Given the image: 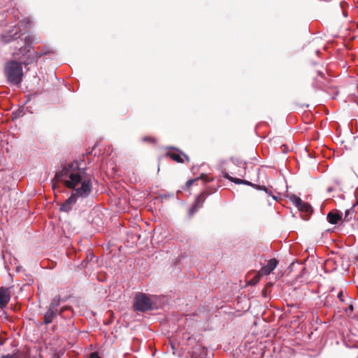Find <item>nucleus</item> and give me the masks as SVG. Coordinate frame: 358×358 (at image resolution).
Listing matches in <instances>:
<instances>
[{"label": "nucleus", "instance_id": "obj_1", "mask_svg": "<svg viewBox=\"0 0 358 358\" xmlns=\"http://www.w3.org/2000/svg\"><path fill=\"white\" fill-rule=\"evenodd\" d=\"M94 180V176L87 172L84 160L79 159L62 164L56 171L53 182H61L67 188L73 189L72 194L83 199L92 193Z\"/></svg>", "mask_w": 358, "mask_h": 358}, {"label": "nucleus", "instance_id": "obj_2", "mask_svg": "<svg viewBox=\"0 0 358 358\" xmlns=\"http://www.w3.org/2000/svg\"><path fill=\"white\" fill-rule=\"evenodd\" d=\"M32 41L27 38L24 45L20 47L13 53L15 59H23L22 62L15 60L8 62L5 66V75L9 83L19 85L22 83L23 77L22 64L29 65L36 62L40 55L36 52L31 46Z\"/></svg>", "mask_w": 358, "mask_h": 358}, {"label": "nucleus", "instance_id": "obj_3", "mask_svg": "<svg viewBox=\"0 0 358 358\" xmlns=\"http://www.w3.org/2000/svg\"><path fill=\"white\" fill-rule=\"evenodd\" d=\"M157 299V296H149L147 294L138 292L134 298L133 308L135 310L141 313L157 310L159 306Z\"/></svg>", "mask_w": 358, "mask_h": 358}, {"label": "nucleus", "instance_id": "obj_4", "mask_svg": "<svg viewBox=\"0 0 358 358\" xmlns=\"http://www.w3.org/2000/svg\"><path fill=\"white\" fill-rule=\"evenodd\" d=\"M292 201L300 213L301 217L304 221H307L313 213L311 206L303 201L299 197L293 196Z\"/></svg>", "mask_w": 358, "mask_h": 358}, {"label": "nucleus", "instance_id": "obj_5", "mask_svg": "<svg viewBox=\"0 0 358 358\" xmlns=\"http://www.w3.org/2000/svg\"><path fill=\"white\" fill-rule=\"evenodd\" d=\"M206 199V194L201 192L195 199L194 203L190 207L188 211L189 216L192 217L200 209Z\"/></svg>", "mask_w": 358, "mask_h": 358}, {"label": "nucleus", "instance_id": "obj_6", "mask_svg": "<svg viewBox=\"0 0 358 358\" xmlns=\"http://www.w3.org/2000/svg\"><path fill=\"white\" fill-rule=\"evenodd\" d=\"M352 220H358V201L345 213L343 222H350Z\"/></svg>", "mask_w": 358, "mask_h": 358}, {"label": "nucleus", "instance_id": "obj_7", "mask_svg": "<svg viewBox=\"0 0 358 358\" xmlns=\"http://www.w3.org/2000/svg\"><path fill=\"white\" fill-rule=\"evenodd\" d=\"M10 287H0V308H4L10 300Z\"/></svg>", "mask_w": 358, "mask_h": 358}, {"label": "nucleus", "instance_id": "obj_8", "mask_svg": "<svg viewBox=\"0 0 358 358\" xmlns=\"http://www.w3.org/2000/svg\"><path fill=\"white\" fill-rule=\"evenodd\" d=\"M296 266H301L299 273L296 275V279L300 282H303L304 275L308 273L307 268L305 266H303L301 262H299L297 261L292 262L289 265V268L291 270V271H293L296 269Z\"/></svg>", "mask_w": 358, "mask_h": 358}, {"label": "nucleus", "instance_id": "obj_9", "mask_svg": "<svg viewBox=\"0 0 358 358\" xmlns=\"http://www.w3.org/2000/svg\"><path fill=\"white\" fill-rule=\"evenodd\" d=\"M79 199L76 196L73 194L71 195L61 205L60 210L64 212H69L73 204L76 203V201Z\"/></svg>", "mask_w": 358, "mask_h": 358}, {"label": "nucleus", "instance_id": "obj_10", "mask_svg": "<svg viewBox=\"0 0 358 358\" xmlns=\"http://www.w3.org/2000/svg\"><path fill=\"white\" fill-rule=\"evenodd\" d=\"M343 214L340 211L335 210L329 212L327 214V219L330 224H337L338 222L343 220L342 219Z\"/></svg>", "mask_w": 358, "mask_h": 358}, {"label": "nucleus", "instance_id": "obj_11", "mask_svg": "<svg viewBox=\"0 0 358 358\" xmlns=\"http://www.w3.org/2000/svg\"><path fill=\"white\" fill-rule=\"evenodd\" d=\"M278 261L275 258L269 259L267 264L262 267V272L265 275H269L277 266Z\"/></svg>", "mask_w": 358, "mask_h": 358}, {"label": "nucleus", "instance_id": "obj_12", "mask_svg": "<svg viewBox=\"0 0 358 358\" xmlns=\"http://www.w3.org/2000/svg\"><path fill=\"white\" fill-rule=\"evenodd\" d=\"M167 155L174 161L177 162H182V157L186 158L188 160V157L183 152L178 150H176L173 152H169Z\"/></svg>", "mask_w": 358, "mask_h": 358}, {"label": "nucleus", "instance_id": "obj_13", "mask_svg": "<svg viewBox=\"0 0 358 358\" xmlns=\"http://www.w3.org/2000/svg\"><path fill=\"white\" fill-rule=\"evenodd\" d=\"M224 177L225 178H227V180H229V181L234 182L235 184H238V185L243 184V185H246L253 186V184L252 182H250V181L232 177L227 173H224Z\"/></svg>", "mask_w": 358, "mask_h": 358}, {"label": "nucleus", "instance_id": "obj_14", "mask_svg": "<svg viewBox=\"0 0 358 358\" xmlns=\"http://www.w3.org/2000/svg\"><path fill=\"white\" fill-rule=\"evenodd\" d=\"M56 315V311H53L48 308L46 313L44 315L43 324H45V325H48L50 323H52Z\"/></svg>", "mask_w": 358, "mask_h": 358}, {"label": "nucleus", "instance_id": "obj_15", "mask_svg": "<svg viewBox=\"0 0 358 358\" xmlns=\"http://www.w3.org/2000/svg\"><path fill=\"white\" fill-rule=\"evenodd\" d=\"M60 299V296H57L52 299L48 306V309L56 311V313H57V307L59 305Z\"/></svg>", "mask_w": 358, "mask_h": 358}, {"label": "nucleus", "instance_id": "obj_16", "mask_svg": "<svg viewBox=\"0 0 358 358\" xmlns=\"http://www.w3.org/2000/svg\"><path fill=\"white\" fill-rule=\"evenodd\" d=\"M337 298L339 299V301L345 304L348 303V302H350L352 299L348 295H345L343 290H341L337 295Z\"/></svg>", "mask_w": 358, "mask_h": 358}, {"label": "nucleus", "instance_id": "obj_17", "mask_svg": "<svg viewBox=\"0 0 358 358\" xmlns=\"http://www.w3.org/2000/svg\"><path fill=\"white\" fill-rule=\"evenodd\" d=\"M20 37V34L17 31H15L13 35L8 34V35L3 36V40L6 43H10V41L17 40Z\"/></svg>", "mask_w": 358, "mask_h": 358}, {"label": "nucleus", "instance_id": "obj_18", "mask_svg": "<svg viewBox=\"0 0 358 358\" xmlns=\"http://www.w3.org/2000/svg\"><path fill=\"white\" fill-rule=\"evenodd\" d=\"M348 305V307L344 309V311L346 314L352 313L354 311V306L352 303V299L350 302H348V303H346Z\"/></svg>", "mask_w": 358, "mask_h": 358}, {"label": "nucleus", "instance_id": "obj_19", "mask_svg": "<svg viewBox=\"0 0 358 358\" xmlns=\"http://www.w3.org/2000/svg\"><path fill=\"white\" fill-rule=\"evenodd\" d=\"M340 226L341 225H335L334 228L327 229L324 233L327 234L328 232H336L339 229Z\"/></svg>", "mask_w": 358, "mask_h": 358}, {"label": "nucleus", "instance_id": "obj_20", "mask_svg": "<svg viewBox=\"0 0 358 358\" xmlns=\"http://www.w3.org/2000/svg\"><path fill=\"white\" fill-rule=\"evenodd\" d=\"M199 180V178H196V179H192V180H187V181L186 182V184H185L186 187H191V186L192 185V184L194 183V182H195V181H196V180Z\"/></svg>", "mask_w": 358, "mask_h": 358}, {"label": "nucleus", "instance_id": "obj_21", "mask_svg": "<svg viewBox=\"0 0 358 358\" xmlns=\"http://www.w3.org/2000/svg\"><path fill=\"white\" fill-rule=\"evenodd\" d=\"M89 358H101L97 352H92L90 355Z\"/></svg>", "mask_w": 358, "mask_h": 358}, {"label": "nucleus", "instance_id": "obj_22", "mask_svg": "<svg viewBox=\"0 0 358 358\" xmlns=\"http://www.w3.org/2000/svg\"><path fill=\"white\" fill-rule=\"evenodd\" d=\"M2 358H13V355H3Z\"/></svg>", "mask_w": 358, "mask_h": 358}, {"label": "nucleus", "instance_id": "obj_23", "mask_svg": "<svg viewBox=\"0 0 358 358\" xmlns=\"http://www.w3.org/2000/svg\"><path fill=\"white\" fill-rule=\"evenodd\" d=\"M161 225H158L157 227H155L152 230V231L155 234L157 231L159 230V229H158Z\"/></svg>", "mask_w": 358, "mask_h": 358}, {"label": "nucleus", "instance_id": "obj_24", "mask_svg": "<svg viewBox=\"0 0 358 358\" xmlns=\"http://www.w3.org/2000/svg\"><path fill=\"white\" fill-rule=\"evenodd\" d=\"M22 269V266H17L16 268V271L17 272H20V271Z\"/></svg>", "mask_w": 358, "mask_h": 358}, {"label": "nucleus", "instance_id": "obj_25", "mask_svg": "<svg viewBox=\"0 0 358 358\" xmlns=\"http://www.w3.org/2000/svg\"><path fill=\"white\" fill-rule=\"evenodd\" d=\"M183 258H185V255H182L179 257L178 261L180 262L182 260V259H183Z\"/></svg>", "mask_w": 358, "mask_h": 358}, {"label": "nucleus", "instance_id": "obj_26", "mask_svg": "<svg viewBox=\"0 0 358 358\" xmlns=\"http://www.w3.org/2000/svg\"><path fill=\"white\" fill-rule=\"evenodd\" d=\"M245 174V171H244L243 173H239V176H241V177H244Z\"/></svg>", "mask_w": 358, "mask_h": 358}, {"label": "nucleus", "instance_id": "obj_27", "mask_svg": "<svg viewBox=\"0 0 358 358\" xmlns=\"http://www.w3.org/2000/svg\"><path fill=\"white\" fill-rule=\"evenodd\" d=\"M143 140L144 141H147L150 140V138H148V137H145V138H143Z\"/></svg>", "mask_w": 358, "mask_h": 358}, {"label": "nucleus", "instance_id": "obj_28", "mask_svg": "<svg viewBox=\"0 0 358 358\" xmlns=\"http://www.w3.org/2000/svg\"><path fill=\"white\" fill-rule=\"evenodd\" d=\"M27 25H28V27H31V23L29 22V20H27Z\"/></svg>", "mask_w": 358, "mask_h": 358}, {"label": "nucleus", "instance_id": "obj_29", "mask_svg": "<svg viewBox=\"0 0 358 358\" xmlns=\"http://www.w3.org/2000/svg\"><path fill=\"white\" fill-rule=\"evenodd\" d=\"M332 191V188L331 187H329L328 188V192H331Z\"/></svg>", "mask_w": 358, "mask_h": 358}, {"label": "nucleus", "instance_id": "obj_30", "mask_svg": "<svg viewBox=\"0 0 358 358\" xmlns=\"http://www.w3.org/2000/svg\"><path fill=\"white\" fill-rule=\"evenodd\" d=\"M318 73H319V75H320L321 76H323V73H322L319 72Z\"/></svg>", "mask_w": 358, "mask_h": 358}, {"label": "nucleus", "instance_id": "obj_31", "mask_svg": "<svg viewBox=\"0 0 358 358\" xmlns=\"http://www.w3.org/2000/svg\"><path fill=\"white\" fill-rule=\"evenodd\" d=\"M109 248H110V245H109V244H108V245H107L106 249H108Z\"/></svg>", "mask_w": 358, "mask_h": 358}, {"label": "nucleus", "instance_id": "obj_32", "mask_svg": "<svg viewBox=\"0 0 358 358\" xmlns=\"http://www.w3.org/2000/svg\"><path fill=\"white\" fill-rule=\"evenodd\" d=\"M334 289H335V288L333 287L331 291L333 292V291H334Z\"/></svg>", "mask_w": 358, "mask_h": 358}, {"label": "nucleus", "instance_id": "obj_33", "mask_svg": "<svg viewBox=\"0 0 358 358\" xmlns=\"http://www.w3.org/2000/svg\"><path fill=\"white\" fill-rule=\"evenodd\" d=\"M357 358H358V355H357Z\"/></svg>", "mask_w": 358, "mask_h": 358}]
</instances>
